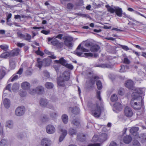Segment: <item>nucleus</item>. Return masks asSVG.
Returning a JSON list of instances; mask_svg holds the SVG:
<instances>
[{
  "mask_svg": "<svg viewBox=\"0 0 146 146\" xmlns=\"http://www.w3.org/2000/svg\"><path fill=\"white\" fill-rule=\"evenodd\" d=\"M81 45L80 44L77 48V50L75 52V54L77 56L80 57H92L93 54L91 53H83V52H88L89 50L86 49L83 47H81Z\"/></svg>",
  "mask_w": 146,
  "mask_h": 146,
  "instance_id": "1",
  "label": "nucleus"
},
{
  "mask_svg": "<svg viewBox=\"0 0 146 146\" xmlns=\"http://www.w3.org/2000/svg\"><path fill=\"white\" fill-rule=\"evenodd\" d=\"M104 110V109L103 107L100 106L97 104H94L92 107V114L94 117H98Z\"/></svg>",
  "mask_w": 146,
  "mask_h": 146,
  "instance_id": "2",
  "label": "nucleus"
},
{
  "mask_svg": "<svg viewBox=\"0 0 146 146\" xmlns=\"http://www.w3.org/2000/svg\"><path fill=\"white\" fill-rule=\"evenodd\" d=\"M143 104L142 99H139L138 98H133L131 101V105L135 110H140Z\"/></svg>",
  "mask_w": 146,
  "mask_h": 146,
  "instance_id": "3",
  "label": "nucleus"
},
{
  "mask_svg": "<svg viewBox=\"0 0 146 146\" xmlns=\"http://www.w3.org/2000/svg\"><path fill=\"white\" fill-rule=\"evenodd\" d=\"M134 92L132 94V97L133 98H138L139 99H142V98L140 96L139 94H144L145 89L144 88H135Z\"/></svg>",
  "mask_w": 146,
  "mask_h": 146,
  "instance_id": "4",
  "label": "nucleus"
},
{
  "mask_svg": "<svg viewBox=\"0 0 146 146\" xmlns=\"http://www.w3.org/2000/svg\"><path fill=\"white\" fill-rule=\"evenodd\" d=\"M48 44H51L56 46L58 48H61L63 46L62 43L59 42L55 38V36L52 37H48L47 38Z\"/></svg>",
  "mask_w": 146,
  "mask_h": 146,
  "instance_id": "5",
  "label": "nucleus"
},
{
  "mask_svg": "<svg viewBox=\"0 0 146 146\" xmlns=\"http://www.w3.org/2000/svg\"><path fill=\"white\" fill-rule=\"evenodd\" d=\"M25 111V109L23 106H21L17 108L15 111V115L18 116H21L24 115Z\"/></svg>",
  "mask_w": 146,
  "mask_h": 146,
  "instance_id": "6",
  "label": "nucleus"
},
{
  "mask_svg": "<svg viewBox=\"0 0 146 146\" xmlns=\"http://www.w3.org/2000/svg\"><path fill=\"white\" fill-rule=\"evenodd\" d=\"M124 112L125 115L128 117H131L133 114V112L131 109L128 106L125 107L124 109Z\"/></svg>",
  "mask_w": 146,
  "mask_h": 146,
  "instance_id": "7",
  "label": "nucleus"
},
{
  "mask_svg": "<svg viewBox=\"0 0 146 146\" xmlns=\"http://www.w3.org/2000/svg\"><path fill=\"white\" fill-rule=\"evenodd\" d=\"M46 132L49 134H52L54 133L56 131L55 127L53 125L49 124L47 125L46 127Z\"/></svg>",
  "mask_w": 146,
  "mask_h": 146,
  "instance_id": "8",
  "label": "nucleus"
},
{
  "mask_svg": "<svg viewBox=\"0 0 146 146\" xmlns=\"http://www.w3.org/2000/svg\"><path fill=\"white\" fill-rule=\"evenodd\" d=\"M51 143V141L47 138L43 139L41 141L42 146H50Z\"/></svg>",
  "mask_w": 146,
  "mask_h": 146,
  "instance_id": "9",
  "label": "nucleus"
},
{
  "mask_svg": "<svg viewBox=\"0 0 146 146\" xmlns=\"http://www.w3.org/2000/svg\"><path fill=\"white\" fill-rule=\"evenodd\" d=\"M125 86L129 89L133 90L135 89L133 86V82L131 80H128L125 83Z\"/></svg>",
  "mask_w": 146,
  "mask_h": 146,
  "instance_id": "10",
  "label": "nucleus"
},
{
  "mask_svg": "<svg viewBox=\"0 0 146 146\" xmlns=\"http://www.w3.org/2000/svg\"><path fill=\"white\" fill-rule=\"evenodd\" d=\"M111 66L110 63L101 64H95L94 65V67H100L102 68H110L111 67Z\"/></svg>",
  "mask_w": 146,
  "mask_h": 146,
  "instance_id": "11",
  "label": "nucleus"
},
{
  "mask_svg": "<svg viewBox=\"0 0 146 146\" xmlns=\"http://www.w3.org/2000/svg\"><path fill=\"white\" fill-rule=\"evenodd\" d=\"M48 103V100L45 98H41L39 101V104L40 106L43 107H46Z\"/></svg>",
  "mask_w": 146,
  "mask_h": 146,
  "instance_id": "12",
  "label": "nucleus"
},
{
  "mask_svg": "<svg viewBox=\"0 0 146 146\" xmlns=\"http://www.w3.org/2000/svg\"><path fill=\"white\" fill-rule=\"evenodd\" d=\"M36 94L39 95H42L44 92V88L42 86H38L36 87Z\"/></svg>",
  "mask_w": 146,
  "mask_h": 146,
  "instance_id": "13",
  "label": "nucleus"
},
{
  "mask_svg": "<svg viewBox=\"0 0 146 146\" xmlns=\"http://www.w3.org/2000/svg\"><path fill=\"white\" fill-rule=\"evenodd\" d=\"M60 131L62 132V135H60L59 139V142L62 141L67 135V131L65 129H61Z\"/></svg>",
  "mask_w": 146,
  "mask_h": 146,
  "instance_id": "14",
  "label": "nucleus"
},
{
  "mask_svg": "<svg viewBox=\"0 0 146 146\" xmlns=\"http://www.w3.org/2000/svg\"><path fill=\"white\" fill-rule=\"evenodd\" d=\"M115 12L116 15L119 17L122 16V11L121 8L118 7H115Z\"/></svg>",
  "mask_w": 146,
  "mask_h": 146,
  "instance_id": "15",
  "label": "nucleus"
},
{
  "mask_svg": "<svg viewBox=\"0 0 146 146\" xmlns=\"http://www.w3.org/2000/svg\"><path fill=\"white\" fill-rule=\"evenodd\" d=\"M70 74L68 71H64L62 74V78L64 80L67 81L70 78Z\"/></svg>",
  "mask_w": 146,
  "mask_h": 146,
  "instance_id": "16",
  "label": "nucleus"
},
{
  "mask_svg": "<svg viewBox=\"0 0 146 146\" xmlns=\"http://www.w3.org/2000/svg\"><path fill=\"white\" fill-rule=\"evenodd\" d=\"M107 137V135L106 133H102L98 137V140L100 142H103L106 139Z\"/></svg>",
  "mask_w": 146,
  "mask_h": 146,
  "instance_id": "17",
  "label": "nucleus"
},
{
  "mask_svg": "<svg viewBox=\"0 0 146 146\" xmlns=\"http://www.w3.org/2000/svg\"><path fill=\"white\" fill-rule=\"evenodd\" d=\"M12 56L11 52H7L3 53L0 55V57L2 58H6Z\"/></svg>",
  "mask_w": 146,
  "mask_h": 146,
  "instance_id": "18",
  "label": "nucleus"
},
{
  "mask_svg": "<svg viewBox=\"0 0 146 146\" xmlns=\"http://www.w3.org/2000/svg\"><path fill=\"white\" fill-rule=\"evenodd\" d=\"M21 86L23 89L27 90L30 88V85L29 82H25L22 83Z\"/></svg>",
  "mask_w": 146,
  "mask_h": 146,
  "instance_id": "19",
  "label": "nucleus"
},
{
  "mask_svg": "<svg viewBox=\"0 0 146 146\" xmlns=\"http://www.w3.org/2000/svg\"><path fill=\"white\" fill-rule=\"evenodd\" d=\"M9 142L5 139H3L0 142V146H9Z\"/></svg>",
  "mask_w": 146,
  "mask_h": 146,
  "instance_id": "20",
  "label": "nucleus"
},
{
  "mask_svg": "<svg viewBox=\"0 0 146 146\" xmlns=\"http://www.w3.org/2000/svg\"><path fill=\"white\" fill-rule=\"evenodd\" d=\"M132 140L131 137L129 135H126L124 137L123 141L125 143H129Z\"/></svg>",
  "mask_w": 146,
  "mask_h": 146,
  "instance_id": "21",
  "label": "nucleus"
},
{
  "mask_svg": "<svg viewBox=\"0 0 146 146\" xmlns=\"http://www.w3.org/2000/svg\"><path fill=\"white\" fill-rule=\"evenodd\" d=\"M100 46L97 44L93 45L90 48V50L91 52H97L100 49Z\"/></svg>",
  "mask_w": 146,
  "mask_h": 146,
  "instance_id": "22",
  "label": "nucleus"
},
{
  "mask_svg": "<svg viewBox=\"0 0 146 146\" xmlns=\"http://www.w3.org/2000/svg\"><path fill=\"white\" fill-rule=\"evenodd\" d=\"M20 50L18 48H16L10 51L11 54V56H17L19 53Z\"/></svg>",
  "mask_w": 146,
  "mask_h": 146,
  "instance_id": "23",
  "label": "nucleus"
},
{
  "mask_svg": "<svg viewBox=\"0 0 146 146\" xmlns=\"http://www.w3.org/2000/svg\"><path fill=\"white\" fill-rule=\"evenodd\" d=\"M6 126L9 128L11 129L13 127V123L12 120H9L7 121L6 123Z\"/></svg>",
  "mask_w": 146,
  "mask_h": 146,
  "instance_id": "24",
  "label": "nucleus"
},
{
  "mask_svg": "<svg viewBox=\"0 0 146 146\" xmlns=\"http://www.w3.org/2000/svg\"><path fill=\"white\" fill-rule=\"evenodd\" d=\"M56 62L58 63H60L63 66H65L67 62L63 57L61 58L59 60H56Z\"/></svg>",
  "mask_w": 146,
  "mask_h": 146,
  "instance_id": "25",
  "label": "nucleus"
},
{
  "mask_svg": "<svg viewBox=\"0 0 146 146\" xmlns=\"http://www.w3.org/2000/svg\"><path fill=\"white\" fill-rule=\"evenodd\" d=\"M114 107L117 110L121 111L122 109V105L119 103L116 102L114 104Z\"/></svg>",
  "mask_w": 146,
  "mask_h": 146,
  "instance_id": "26",
  "label": "nucleus"
},
{
  "mask_svg": "<svg viewBox=\"0 0 146 146\" xmlns=\"http://www.w3.org/2000/svg\"><path fill=\"white\" fill-rule=\"evenodd\" d=\"M77 131L76 129L73 128H70L68 131V133L71 136H73L74 135H76Z\"/></svg>",
  "mask_w": 146,
  "mask_h": 146,
  "instance_id": "27",
  "label": "nucleus"
},
{
  "mask_svg": "<svg viewBox=\"0 0 146 146\" xmlns=\"http://www.w3.org/2000/svg\"><path fill=\"white\" fill-rule=\"evenodd\" d=\"M16 61L15 59H11L10 60V66L12 69H14L15 67Z\"/></svg>",
  "mask_w": 146,
  "mask_h": 146,
  "instance_id": "28",
  "label": "nucleus"
},
{
  "mask_svg": "<svg viewBox=\"0 0 146 146\" xmlns=\"http://www.w3.org/2000/svg\"><path fill=\"white\" fill-rule=\"evenodd\" d=\"M106 7L107 8L108 11L111 13H113L115 12V7L113 8L108 5H106Z\"/></svg>",
  "mask_w": 146,
  "mask_h": 146,
  "instance_id": "29",
  "label": "nucleus"
},
{
  "mask_svg": "<svg viewBox=\"0 0 146 146\" xmlns=\"http://www.w3.org/2000/svg\"><path fill=\"white\" fill-rule=\"evenodd\" d=\"M5 107L6 108H9L10 106V101L8 99H5L3 101Z\"/></svg>",
  "mask_w": 146,
  "mask_h": 146,
  "instance_id": "30",
  "label": "nucleus"
},
{
  "mask_svg": "<svg viewBox=\"0 0 146 146\" xmlns=\"http://www.w3.org/2000/svg\"><path fill=\"white\" fill-rule=\"evenodd\" d=\"M120 67L121 68L120 69L119 72H125L126 71V69H129V66L127 65L125 66L121 65Z\"/></svg>",
  "mask_w": 146,
  "mask_h": 146,
  "instance_id": "31",
  "label": "nucleus"
},
{
  "mask_svg": "<svg viewBox=\"0 0 146 146\" xmlns=\"http://www.w3.org/2000/svg\"><path fill=\"white\" fill-rule=\"evenodd\" d=\"M62 119L63 123L66 124L68 121V117L67 115L66 114L63 115L62 116Z\"/></svg>",
  "mask_w": 146,
  "mask_h": 146,
  "instance_id": "32",
  "label": "nucleus"
},
{
  "mask_svg": "<svg viewBox=\"0 0 146 146\" xmlns=\"http://www.w3.org/2000/svg\"><path fill=\"white\" fill-rule=\"evenodd\" d=\"M37 62L36 64V66L38 67L39 69H40L42 66H43L42 61H41L40 58H38Z\"/></svg>",
  "mask_w": 146,
  "mask_h": 146,
  "instance_id": "33",
  "label": "nucleus"
},
{
  "mask_svg": "<svg viewBox=\"0 0 146 146\" xmlns=\"http://www.w3.org/2000/svg\"><path fill=\"white\" fill-rule=\"evenodd\" d=\"M45 87L48 89H51L53 88L54 85L53 84L50 82H47L45 84Z\"/></svg>",
  "mask_w": 146,
  "mask_h": 146,
  "instance_id": "34",
  "label": "nucleus"
},
{
  "mask_svg": "<svg viewBox=\"0 0 146 146\" xmlns=\"http://www.w3.org/2000/svg\"><path fill=\"white\" fill-rule=\"evenodd\" d=\"M43 66H47L49 65L50 63V61L48 59H44L42 61Z\"/></svg>",
  "mask_w": 146,
  "mask_h": 146,
  "instance_id": "35",
  "label": "nucleus"
},
{
  "mask_svg": "<svg viewBox=\"0 0 146 146\" xmlns=\"http://www.w3.org/2000/svg\"><path fill=\"white\" fill-rule=\"evenodd\" d=\"M58 84V86L61 87H64L65 84L64 80H60L59 79L57 80Z\"/></svg>",
  "mask_w": 146,
  "mask_h": 146,
  "instance_id": "36",
  "label": "nucleus"
},
{
  "mask_svg": "<svg viewBox=\"0 0 146 146\" xmlns=\"http://www.w3.org/2000/svg\"><path fill=\"white\" fill-rule=\"evenodd\" d=\"M72 123L74 125V126L78 127L80 125L79 121L77 119H74L72 121Z\"/></svg>",
  "mask_w": 146,
  "mask_h": 146,
  "instance_id": "37",
  "label": "nucleus"
},
{
  "mask_svg": "<svg viewBox=\"0 0 146 146\" xmlns=\"http://www.w3.org/2000/svg\"><path fill=\"white\" fill-rule=\"evenodd\" d=\"M139 130V128L137 127H132L130 130V132L133 133L137 132Z\"/></svg>",
  "mask_w": 146,
  "mask_h": 146,
  "instance_id": "38",
  "label": "nucleus"
},
{
  "mask_svg": "<svg viewBox=\"0 0 146 146\" xmlns=\"http://www.w3.org/2000/svg\"><path fill=\"white\" fill-rule=\"evenodd\" d=\"M48 117L45 115H42L40 117V120L43 122H44L48 120Z\"/></svg>",
  "mask_w": 146,
  "mask_h": 146,
  "instance_id": "39",
  "label": "nucleus"
},
{
  "mask_svg": "<svg viewBox=\"0 0 146 146\" xmlns=\"http://www.w3.org/2000/svg\"><path fill=\"white\" fill-rule=\"evenodd\" d=\"M118 100V98L116 94H114L112 95L111 97V100L112 102L116 101Z\"/></svg>",
  "mask_w": 146,
  "mask_h": 146,
  "instance_id": "40",
  "label": "nucleus"
},
{
  "mask_svg": "<svg viewBox=\"0 0 146 146\" xmlns=\"http://www.w3.org/2000/svg\"><path fill=\"white\" fill-rule=\"evenodd\" d=\"M0 48L2 50L6 51L8 50L9 47L6 44H3L0 45Z\"/></svg>",
  "mask_w": 146,
  "mask_h": 146,
  "instance_id": "41",
  "label": "nucleus"
},
{
  "mask_svg": "<svg viewBox=\"0 0 146 146\" xmlns=\"http://www.w3.org/2000/svg\"><path fill=\"white\" fill-rule=\"evenodd\" d=\"M96 85L98 90H101L102 88V84L100 81L98 80L97 82Z\"/></svg>",
  "mask_w": 146,
  "mask_h": 146,
  "instance_id": "42",
  "label": "nucleus"
},
{
  "mask_svg": "<svg viewBox=\"0 0 146 146\" xmlns=\"http://www.w3.org/2000/svg\"><path fill=\"white\" fill-rule=\"evenodd\" d=\"M72 112L75 114H78L80 111V110L79 108L77 107H75L72 110Z\"/></svg>",
  "mask_w": 146,
  "mask_h": 146,
  "instance_id": "43",
  "label": "nucleus"
},
{
  "mask_svg": "<svg viewBox=\"0 0 146 146\" xmlns=\"http://www.w3.org/2000/svg\"><path fill=\"white\" fill-rule=\"evenodd\" d=\"M64 43L65 45L69 48L72 47L73 46V44L71 42L64 41Z\"/></svg>",
  "mask_w": 146,
  "mask_h": 146,
  "instance_id": "44",
  "label": "nucleus"
},
{
  "mask_svg": "<svg viewBox=\"0 0 146 146\" xmlns=\"http://www.w3.org/2000/svg\"><path fill=\"white\" fill-rule=\"evenodd\" d=\"M50 117L53 119L55 118L57 116V113L55 112H52L50 113Z\"/></svg>",
  "mask_w": 146,
  "mask_h": 146,
  "instance_id": "45",
  "label": "nucleus"
},
{
  "mask_svg": "<svg viewBox=\"0 0 146 146\" xmlns=\"http://www.w3.org/2000/svg\"><path fill=\"white\" fill-rule=\"evenodd\" d=\"M19 86L17 84H14L12 87V90L13 91H15L19 88Z\"/></svg>",
  "mask_w": 146,
  "mask_h": 146,
  "instance_id": "46",
  "label": "nucleus"
},
{
  "mask_svg": "<svg viewBox=\"0 0 146 146\" xmlns=\"http://www.w3.org/2000/svg\"><path fill=\"white\" fill-rule=\"evenodd\" d=\"M25 35V38L24 40L29 41L31 38V35L28 33H26Z\"/></svg>",
  "mask_w": 146,
  "mask_h": 146,
  "instance_id": "47",
  "label": "nucleus"
},
{
  "mask_svg": "<svg viewBox=\"0 0 146 146\" xmlns=\"http://www.w3.org/2000/svg\"><path fill=\"white\" fill-rule=\"evenodd\" d=\"M64 41H68L71 42L73 40V38L70 36H66L64 39Z\"/></svg>",
  "mask_w": 146,
  "mask_h": 146,
  "instance_id": "48",
  "label": "nucleus"
},
{
  "mask_svg": "<svg viewBox=\"0 0 146 146\" xmlns=\"http://www.w3.org/2000/svg\"><path fill=\"white\" fill-rule=\"evenodd\" d=\"M17 34L18 37H19L21 39H25V35L22 34L19 32H17Z\"/></svg>",
  "mask_w": 146,
  "mask_h": 146,
  "instance_id": "49",
  "label": "nucleus"
},
{
  "mask_svg": "<svg viewBox=\"0 0 146 146\" xmlns=\"http://www.w3.org/2000/svg\"><path fill=\"white\" fill-rule=\"evenodd\" d=\"M64 66L67 68L71 70L73 69L74 68L73 66L70 64L66 63Z\"/></svg>",
  "mask_w": 146,
  "mask_h": 146,
  "instance_id": "50",
  "label": "nucleus"
},
{
  "mask_svg": "<svg viewBox=\"0 0 146 146\" xmlns=\"http://www.w3.org/2000/svg\"><path fill=\"white\" fill-rule=\"evenodd\" d=\"M29 93L31 95H34L36 93L35 89H30L29 91Z\"/></svg>",
  "mask_w": 146,
  "mask_h": 146,
  "instance_id": "51",
  "label": "nucleus"
},
{
  "mask_svg": "<svg viewBox=\"0 0 146 146\" xmlns=\"http://www.w3.org/2000/svg\"><path fill=\"white\" fill-rule=\"evenodd\" d=\"M20 95L22 97H23L26 96L27 95V93L25 91H20L19 92Z\"/></svg>",
  "mask_w": 146,
  "mask_h": 146,
  "instance_id": "52",
  "label": "nucleus"
},
{
  "mask_svg": "<svg viewBox=\"0 0 146 146\" xmlns=\"http://www.w3.org/2000/svg\"><path fill=\"white\" fill-rule=\"evenodd\" d=\"M124 50L127 51L129 50V48L126 46L119 45Z\"/></svg>",
  "mask_w": 146,
  "mask_h": 146,
  "instance_id": "53",
  "label": "nucleus"
},
{
  "mask_svg": "<svg viewBox=\"0 0 146 146\" xmlns=\"http://www.w3.org/2000/svg\"><path fill=\"white\" fill-rule=\"evenodd\" d=\"M122 15H123V17H127L129 19H130L131 20H132L133 19L129 15H128L127 14H126L125 13H122Z\"/></svg>",
  "mask_w": 146,
  "mask_h": 146,
  "instance_id": "54",
  "label": "nucleus"
},
{
  "mask_svg": "<svg viewBox=\"0 0 146 146\" xmlns=\"http://www.w3.org/2000/svg\"><path fill=\"white\" fill-rule=\"evenodd\" d=\"M74 7L73 5L70 3H68L67 5V8L68 9H71Z\"/></svg>",
  "mask_w": 146,
  "mask_h": 146,
  "instance_id": "55",
  "label": "nucleus"
},
{
  "mask_svg": "<svg viewBox=\"0 0 146 146\" xmlns=\"http://www.w3.org/2000/svg\"><path fill=\"white\" fill-rule=\"evenodd\" d=\"M35 53L37 55H40L41 56H43L44 54V53L42 52L39 50L36 51Z\"/></svg>",
  "mask_w": 146,
  "mask_h": 146,
  "instance_id": "56",
  "label": "nucleus"
},
{
  "mask_svg": "<svg viewBox=\"0 0 146 146\" xmlns=\"http://www.w3.org/2000/svg\"><path fill=\"white\" fill-rule=\"evenodd\" d=\"M98 140V137L97 135H95L92 138V141L94 142H96Z\"/></svg>",
  "mask_w": 146,
  "mask_h": 146,
  "instance_id": "57",
  "label": "nucleus"
},
{
  "mask_svg": "<svg viewBox=\"0 0 146 146\" xmlns=\"http://www.w3.org/2000/svg\"><path fill=\"white\" fill-rule=\"evenodd\" d=\"M134 13L136 14H137V15H140L141 16L143 17H144L145 18V19H146V17L143 14L140 13L139 12L136 11L135 10L134 12Z\"/></svg>",
  "mask_w": 146,
  "mask_h": 146,
  "instance_id": "58",
  "label": "nucleus"
},
{
  "mask_svg": "<svg viewBox=\"0 0 146 146\" xmlns=\"http://www.w3.org/2000/svg\"><path fill=\"white\" fill-rule=\"evenodd\" d=\"M19 78V76L17 75H13L11 79V81L13 82L17 80Z\"/></svg>",
  "mask_w": 146,
  "mask_h": 146,
  "instance_id": "59",
  "label": "nucleus"
},
{
  "mask_svg": "<svg viewBox=\"0 0 146 146\" xmlns=\"http://www.w3.org/2000/svg\"><path fill=\"white\" fill-rule=\"evenodd\" d=\"M50 31L49 30H48L47 31L43 30L41 31V33L45 35H47L49 34L50 33Z\"/></svg>",
  "mask_w": 146,
  "mask_h": 146,
  "instance_id": "60",
  "label": "nucleus"
},
{
  "mask_svg": "<svg viewBox=\"0 0 146 146\" xmlns=\"http://www.w3.org/2000/svg\"><path fill=\"white\" fill-rule=\"evenodd\" d=\"M133 144L134 145L136 146H140V145L139 142L137 140H135L133 141Z\"/></svg>",
  "mask_w": 146,
  "mask_h": 146,
  "instance_id": "61",
  "label": "nucleus"
},
{
  "mask_svg": "<svg viewBox=\"0 0 146 146\" xmlns=\"http://www.w3.org/2000/svg\"><path fill=\"white\" fill-rule=\"evenodd\" d=\"M118 93L120 95H122L123 94V88H120L118 90Z\"/></svg>",
  "mask_w": 146,
  "mask_h": 146,
  "instance_id": "62",
  "label": "nucleus"
},
{
  "mask_svg": "<svg viewBox=\"0 0 146 146\" xmlns=\"http://www.w3.org/2000/svg\"><path fill=\"white\" fill-rule=\"evenodd\" d=\"M44 74V76L47 78H49L50 77V75L49 73L46 71L44 70L43 72Z\"/></svg>",
  "mask_w": 146,
  "mask_h": 146,
  "instance_id": "63",
  "label": "nucleus"
},
{
  "mask_svg": "<svg viewBox=\"0 0 146 146\" xmlns=\"http://www.w3.org/2000/svg\"><path fill=\"white\" fill-rule=\"evenodd\" d=\"M47 108L50 109H53L54 108V107L53 105L50 104H48L46 107Z\"/></svg>",
  "mask_w": 146,
  "mask_h": 146,
  "instance_id": "64",
  "label": "nucleus"
}]
</instances>
